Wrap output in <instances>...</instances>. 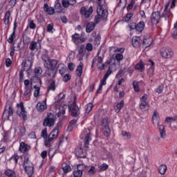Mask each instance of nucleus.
I'll use <instances>...</instances> for the list:
<instances>
[{
    "label": "nucleus",
    "instance_id": "obj_1",
    "mask_svg": "<svg viewBox=\"0 0 177 177\" xmlns=\"http://www.w3.org/2000/svg\"><path fill=\"white\" fill-rule=\"evenodd\" d=\"M97 15L95 17V23L97 24L101 20H106L107 19V17L109 16V12L107 10H104L103 7L100 4V6L97 8Z\"/></svg>",
    "mask_w": 177,
    "mask_h": 177
},
{
    "label": "nucleus",
    "instance_id": "obj_2",
    "mask_svg": "<svg viewBox=\"0 0 177 177\" xmlns=\"http://www.w3.org/2000/svg\"><path fill=\"white\" fill-rule=\"evenodd\" d=\"M68 111L72 117H80V107L77 105V97H74V101L68 104Z\"/></svg>",
    "mask_w": 177,
    "mask_h": 177
},
{
    "label": "nucleus",
    "instance_id": "obj_3",
    "mask_svg": "<svg viewBox=\"0 0 177 177\" xmlns=\"http://www.w3.org/2000/svg\"><path fill=\"white\" fill-rule=\"evenodd\" d=\"M24 168L28 175H34V165L30 163L28 156H25Z\"/></svg>",
    "mask_w": 177,
    "mask_h": 177
},
{
    "label": "nucleus",
    "instance_id": "obj_4",
    "mask_svg": "<svg viewBox=\"0 0 177 177\" xmlns=\"http://www.w3.org/2000/svg\"><path fill=\"white\" fill-rule=\"evenodd\" d=\"M10 117H13V105L10 102H7L3 113V118L10 120Z\"/></svg>",
    "mask_w": 177,
    "mask_h": 177
},
{
    "label": "nucleus",
    "instance_id": "obj_5",
    "mask_svg": "<svg viewBox=\"0 0 177 177\" xmlns=\"http://www.w3.org/2000/svg\"><path fill=\"white\" fill-rule=\"evenodd\" d=\"M55 120H56V115L52 114V113H48L43 122L44 127H53Z\"/></svg>",
    "mask_w": 177,
    "mask_h": 177
},
{
    "label": "nucleus",
    "instance_id": "obj_6",
    "mask_svg": "<svg viewBox=\"0 0 177 177\" xmlns=\"http://www.w3.org/2000/svg\"><path fill=\"white\" fill-rule=\"evenodd\" d=\"M148 97H149V95L147 94H145L140 98L141 103L140 104V109L143 111H147V110H149V107H150V106L149 105V102H147Z\"/></svg>",
    "mask_w": 177,
    "mask_h": 177
},
{
    "label": "nucleus",
    "instance_id": "obj_7",
    "mask_svg": "<svg viewBox=\"0 0 177 177\" xmlns=\"http://www.w3.org/2000/svg\"><path fill=\"white\" fill-rule=\"evenodd\" d=\"M17 107L18 109H20L21 111L17 110V114L20 117V118H23L24 121L27 120V111H26V109H24V105L23 102H20L19 104H17Z\"/></svg>",
    "mask_w": 177,
    "mask_h": 177
},
{
    "label": "nucleus",
    "instance_id": "obj_8",
    "mask_svg": "<svg viewBox=\"0 0 177 177\" xmlns=\"http://www.w3.org/2000/svg\"><path fill=\"white\" fill-rule=\"evenodd\" d=\"M160 19H161V12H160V11H155L152 12L150 17L151 24L152 25L158 24V23H160Z\"/></svg>",
    "mask_w": 177,
    "mask_h": 177
},
{
    "label": "nucleus",
    "instance_id": "obj_9",
    "mask_svg": "<svg viewBox=\"0 0 177 177\" xmlns=\"http://www.w3.org/2000/svg\"><path fill=\"white\" fill-rule=\"evenodd\" d=\"M160 55L164 59H171L174 56V51L171 48H162L160 49Z\"/></svg>",
    "mask_w": 177,
    "mask_h": 177
},
{
    "label": "nucleus",
    "instance_id": "obj_10",
    "mask_svg": "<svg viewBox=\"0 0 177 177\" xmlns=\"http://www.w3.org/2000/svg\"><path fill=\"white\" fill-rule=\"evenodd\" d=\"M80 13L83 16L86 17V19H88L91 17V15L93 13V8L92 6H90L88 10H86V8L82 7L80 8Z\"/></svg>",
    "mask_w": 177,
    "mask_h": 177
},
{
    "label": "nucleus",
    "instance_id": "obj_11",
    "mask_svg": "<svg viewBox=\"0 0 177 177\" xmlns=\"http://www.w3.org/2000/svg\"><path fill=\"white\" fill-rule=\"evenodd\" d=\"M158 129L160 132V138L162 139H165V138H167V131H165V126H164V124H160V122H158Z\"/></svg>",
    "mask_w": 177,
    "mask_h": 177
},
{
    "label": "nucleus",
    "instance_id": "obj_12",
    "mask_svg": "<svg viewBox=\"0 0 177 177\" xmlns=\"http://www.w3.org/2000/svg\"><path fill=\"white\" fill-rule=\"evenodd\" d=\"M75 153L78 158H85L86 157V153L84 152V149L81 147L76 148Z\"/></svg>",
    "mask_w": 177,
    "mask_h": 177
},
{
    "label": "nucleus",
    "instance_id": "obj_13",
    "mask_svg": "<svg viewBox=\"0 0 177 177\" xmlns=\"http://www.w3.org/2000/svg\"><path fill=\"white\" fill-rule=\"evenodd\" d=\"M85 168L84 165H78L77 166V170L73 173L74 177H82V170Z\"/></svg>",
    "mask_w": 177,
    "mask_h": 177
},
{
    "label": "nucleus",
    "instance_id": "obj_14",
    "mask_svg": "<svg viewBox=\"0 0 177 177\" xmlns=\"http://www.w3.org/2000/svg\"><path fill=\"white\" fill-rule=\"evenodd\" d=\"M57 66V60L50 59L48 62V66H44V67L47 68V70H55Z\"/></svg>",
    "mask_w": 177,
    "mask_h": 177
},
{
    "label": "nucleus",
    "instance_id": "obj_15",
    "mask_svg": "<svg viewBox=\"0 0 177 177\" xmlns=\"http://www.w3.org/2000/svg\"><path fill=\"white\" fill-rule=\"evenodd\" d=\"M86 134V137L84 138V147H86V149H88L89 147V142H91V140H92V138L91 134V131H89V130H85V132H88Z\"/></svg>",
    "mask_w": 177,
    "mask_h": 177
},
{
    "label": "nucleus",
    "instance_id": "obj_16",
    "mask_svg": "<svg viewBox=\"0 0 177 177\" xmlns=\"http://www.w3.org/2000/svg\"><path fill=\"white\" fill-rule=\"evenodd\" d=\"M17 28V21H15L13 32L11 34L10 37L8 38V41L9 44H12L15 38H16V29Z\"/></svg>",
    "mask_w": 177,
    "mask_h": 177
},
{
    "label": "nucleus",
    "instance_id": "obj_17",
    "mask_svg": "<svg viewBox=\"0 0 177 177\" xmlns=\"http://www.w3.org/2000/svg\"><path fill=\"white\" fill-rule=\"evenodd\" d=\"M132 45L134 48H140V44H142V41L140 40V37L134 36L132 38L131 40Z\"/></svg>",
    "mask_w": 177,
    "mask_h": 177
},
{
    "label": "nucleus",
    "instance_id": "obj_18",
    "mask_svg": "<svg viewBox=\"0 0 177 177\" xmlns=\"http://www.w3.org/2000/svg\"><path fill=\"white\" fill-rule=\"evenodd\" d=\"M22 65L24 66V71H29V70L31 68V66L32 65V63L30 59H25L24 61L22 62Z\"/></svg>",
    "mask_w": 177,
    "mask_h": 177
},
{
    "label": "nucleus",
    "instance_id": "obj_19",
    "mask_svg": "<svg viewBox=\"0 0 177 177\" xmlns=\"http://www.w3.org/2000/svg\"><path fill=\"white\" fill-rule=\"evenodd\" d=\"M36 109L37 111L42 113V111H44L47 109L46 102H38L36 105Z\"/></svg>",
    "mask_w": 177,
    "mask_h": 177
},
{
    "label": "nucleus",
    "instance_id": "obj_20",
    "mask_svg": "<svg viewBox=\"0 0 177 177\" xmlns=\"http://www.w3.org/2000/svg\"><path fill=\"white\" fill-rule=\"evenodd\" d=\"M44 10L47 13V15H52L55 13V8H53V7H49L47 3H44Z\"/></svg>",
    "mask_w": 177,
    "mask_h": 177
},
{
    "label": "nucleus",
    "instance_id": "obj_21",
    "mask_svg": "<svg viewBox=\"0 0 177 177\" xmlns=\"http://www.w3.org/2000/svg\"><path fill=\"white\" fill-rule=\"evenodd\" d=\"M83 68H84V63L80 62L79 66H77L76 69V74L77 77H81V75H82Z\"/></svg>",
    "mask_w": 177,
    "mask_h": 177
},
{
    "label": "nucleus",
    "instance_id": "obj_22",
    "mask_svg": "<svg viewBox=\"0 0 177 177\" xmlns=\"http://www.w3.org/2000/svg\"><path fill=\"white\" fill-rule=\"evenodd\" d=\"M95 23L93 22H89L86 24V31L87 32H92V31H93V30H95Z\"/></svg>",
    "mask_w": 177,
    "mask_h": 177
},
{
    "label": "nucleus",
    "instance_id": "obj_23",
    "mask_svg": "<svg viewBox=\"0 0 177 177\" xmlns=\"http://www.w3.org/2000/svg\"><path fill=\"white\" fill-rule=\"evenodd\" d=\"M143 30H145V22L141 21L136 25V31L142 32Z\"/></svg>",
    "mask_w": 177,
    "mask_h": 177
},
{
    "label": "nucleus",
    "instance_id": "obj_24",
    "mask_svg": "<svg viewBox=\"0 0 177 177\" xmlns=\"http://www.w3.org/2000/svg\"><path fill=\"white\" fill-rule=\"evenodd\" d=\"M64 107H67V106L64 105V106H59L58 108V117H60L61 115H64V114H66V108Z\"/></svg>",
    "mask_w": 177,
    "mask_h": 177
},
{
    "label": "nucleus",
    "instance_id": "obj_25",
    "mask_svg": "<svg viewBox=\"0 0 177 177\" xmlns=\"http://www.w3.org/2000/svg\"><path fill=\"white\" fill-rule=\"evenodd\" d=\"M62 169L64 171V174H68V172H71V167H70V165L66 164V163H63L62 164Z\"/></svg>",
    "mask_w": 177,
    "mask_h": 177
},
{
    "label": "nucleus",
    "instance_id": "obj_26",
    "mask_svg": "<svg viewBox=\"0 0 177 177\" xmlns=\"http://www.w3.org/2000/svg\"><path fill=\"white\" fill-rule=\"evenodd\" d=\"M159 174H160V175H165L166 172H167V165H161L160 166H159Z\"/></svg>",
    "mask_w": 177,
    "mask_h": 177
},
{
    "label": "nucleus",
    "instance_id": "obj_27",
    "mask_svg": "<svg viewBox=\"0 0 177 177\" xmlns=\"http://www.w3.org/2000/svg\"><path fill=\"white\" fill-rule=\"evenodd\" d=\"M46 74L48 77H51V78H53L56 76V71H55V69H47V71H46Z\"/></svg>",
    "mask_w": 177,
    "mask_h": 177
},
{
    "label": "nucleus",
    "instance_id": "obj_28",
    "mask_svg": "<svg viewBox=\"0 0 177 177\" xmlns=\"http://www.w3.org/2000/svg\"><path fill=\"white\" fill-rule=\"evenodd\" d=\"M136 70H138L140 71H145V65L143 64V62L140 61L139 63H138L135 66Z\"/></svg>",
    "mask_w": 177,
    "mask_h": 177
},
{
    "label": "nucleus",
    "instance_id": "obj_29",
    "mask_svg": "<svg viewBox=\"0 0 177 177\" xmlns=\"http://www.w3.org/2000/svg\"><path fill=\"white\" fill-rule=\"evenodd\" d=\"M109 124H110L109 118H104L102 120L101 125L103 128H109Z\"/></svg>",
    "mask_w": 177,
    "mask_h": 177
},
{
    "label": "nucleus",
    "instance_id": "obj_30",
    "mask_svg": "<svg viewBox=\"0 0 177 177\" xmlns=\"http://www.w3.org/2000/svg\"><path fill=\"white\" fill-rule=\"evenodd\" d=\"M19 151L22 153H26V151H28V147H27V145L24 142H21L19 146Z\"/></svg>",
    "mask_w": 177,
    "mask_h": 177
},
{
    "label": "nucleus",
    "instance_id": "obj_31",
    "mask_svg": "<svg viewBox=\"0 0 177 177\" xmlns=\"http://www.w3.org/2000/svg\"><path fill=\"white\" fill-rule=\"evenodd\" d=\"M10 19V11L8 10V11L6 12L5 17H4V24L6 25L9 24Z\"/></svg>",
    "mask_w": 177,
    "mask_h": 177
},
{
    "label": "nucleus",
    "instance_id": "obj_32",
    "mask_svg": "<svg viewBox=\"0 0 177 177\" xmlns=\"http://www.w3.org/2000/svg\"><path fill=\"white\" fill-rule=\"evenodd\" d=\"M41 59L44 62V67H48V62L50 60L49 56H48V55H42Z\"/></svg>",
    "mask_w": 177,
    "mask_h": 177
},
{
    "label": "nucleus",
    "instance_id": "obj_33",
    "mask_svg": "<svg viewBox=\"0 0 177 177\" xmlns=\"http://www.w3.org/2000/svg\"><path fill=\"white\" fill-rule=\"evenodd\" d=\"M77 124V119H73L70 121L69 126L67 129L68 132H71L73 131V125H75Z\"/></svg>",
    "mask_w": 177,
    "mask_h": 177
},
{
    "label": "nucleus",
    "instance_id": "obj_34",
    "mask_svg": "<svg viewBox=\"0 0 177 177\" xmlns=\"http://www.w3.org/2000/svg\"><path fill=\"white\" fill-rule=\"evenodd\" d=\"M85 53H86V49L85 48V46L81 45L78 50V55L85 56Z\"/></svg>",
    "mask_w": 177,
    "mask_h": 177
},
{
    "label": "nucleus",
    "instance_id": "obj_35",
    "mask_svg": "<svg viewBox=\"0 0 177 177\" xmlns=\"http://www.w3.org/2000/svg\"><path fill=\"white\" fill-rule=\"evenodd\" d=\"M22 38L24 45H28V44H30V41L31 40V39L26 35V34L23 33Z\"/></svg>",
    "mask_w": 177,
    "mask_h": 177
},
{
    "label": "nucleus",
    "instance_id": "obj_36",
    "mask_svg": "<svg viewBox=\"0 0 177 177\" xmlns=\"http://www.w3.org/2000/svg\"><path fill=\"white\" fill-rule=\"evenodd\" d=\"M106 80H104V79H102V80H101L100 86L97 90L96 93H100L102 92V89H103V85H106Z\"/></svg>",
    "mask_w": 177,
    "mask_h": 177
},
{
    "label": "nucleus",
    "instance_id": "obj_37",
    "mask_svg": "<svg viewBox=\"0 0 177 177\" xmlns=\"http://www.w3.org/2000/svg\"><path fill=\"white\" fill-rule=\"evenodd\" d=\"M56 89V82L55 80H53L49 86L48 87V91H55Z\"/></svg>",
    "mask_w": 177,
    "mask_h": 177
},
{
    "label": "nucleus",
    "instance_id": "obj_38",
    "mask_svg": "<svg viewBox=\"0 0 177 177\" xmlns=\"http://www.w3.org/2000/svg\"><path fill=\"white\" fill-rule=\"evenodd\" d=\"M58 135H59V131H57V129H54L49 134V136L53 138L54 139H56Z\"/></svg>",
    "mask_w": 177,
    "mask_h": 177
},
{
    "label": "nucleus",
    "instance_id": "obj_39",
    "mask_svg": "<svg viewBox=\"0 0 177 177\" xmlns=\"http://www.w3.org/2000/svg\"><path fill=\"white\" fill-rule=\"evenodd\" d=\"M5 174L6 176H8V177H16V173H15V171L10 169L6 170Z\"/></svg>",
    "mask_w": 177,
    "mask_h": 177
},
{
    "label": "nucleus",
    "instance_id": "obj_40",
    "mask_svg": "<svg viewBox=\"0 0 177 177\" xmlns=\"http://www.w3.org/2000/svg\"><path fill=\"white\" fill-rule=\"evenodd\" d=\"M72 39L75 44H78V41L80 40V35L78 33H75L72 36Z\"/></svg>",
    "mask_w": 177,
    "mask_h": 177
},
{
    "label": "nucleus",
    "instance_id": "obj_41",
    "mask_svg": "<svg viewBox=\"0 0 177 177\" xmlns=\"http://www.w3.org/2000/svg\"><path fill=\"white\" fill-rule=\"evenodd\" d=\"M34 88L35 89L34 92V96L35 97H38L39 96V91H41V88L37 86H34Z\"/></svg>",
    "mask_w": 177,
    "mask_h": 177
},
{
    "label": "nucleus",
    "instance_id": "obj_42",
    "mask_svg": "<svg viewBox=\"0 0 177 177\" xmlns=\"http://www.w3.org/2000/svg\"><path fill=\"white\" fill-rule=\"evenodd\" d=\"M41 136L44 138V139H48V129L45 128L42 130Z\"/></svg>",
    "mask_w": 177,
    "mask_h": 177
},
{
    "label": "nucleus",
    "instance_id": "obj_43",
    "mask_svg": "<svg viewBox=\"0 0 177 177\" xmlns=\"http://www.w3.org/2000/svg\"><path fill=\"white\" fill-rule=\"evenodd\" d=\"M133 86L135 92H139L140 91V88H139V83L138 82L134 81L133 82Z\"/></svg>",
    "mask_w": 177,
    "mask_h": 177
},
{
    "label": "nucleus",
    "instance_id": "obj_44",
    "mask_svg": "<svg viewBox=\"0 0 177 177\" xmlns=\"http://www.w3.org/2000/svg\"><path fill=\"white\" fill-rule=\"evenodd\" d=\"M169 11H165V10H164L163 12L162 13V15H160L161 17H164V19H165V21H167V19H168V17H169Z\"/></svg>",
    "mask_w": 177,
    "mask_h": 177
},
{
    "label": "nucleus",
    "instance_id": "obj_45",
    "mask_svg": "<svg viewBox=\"0 0 177 177\" xmlns=\"http://www.w3.org/2000/svg\"><path fill=\"white\" fill-rule=\"evenodd\" d=\"M31 95V88L28 86H25V91L24 93V96Z\"/></svg>",
    "mask_w": 177,
    "mask_h": 177
},
{
    "label": "nucleus",
    "instance_id": "obj_46",
    "mask_svg": "<svg viewBox=\"0 0 177 177\" xmlns=\"http://www.w3.org/2000/svg\"><path fill=\"white\" fill-rule=\"evenodd\" d=\"M29 49L30 50H35L37 49V43L36 41H32L30 44Z\"/></svg>",
    "mask_w": 177,
    "mask_h": 177
},
{
    "label": "nucleus",
    "instance_id": "obj_47",
    "mask_svg": "<svg viewBox=\"0 0 177 177\" xmlns=\"http://www.w3.org/2000/svg\"><path fill=\"white\" fill-rule=\"evenodd\" d=\"M107 168H109V165H107L106 163H103L100 167V171L103 172V171L107 170Z\"/></svg>",
    "mask_w": 177,
    "mask_h": 177
},
{
    "label": "nucleus",
    "instance_id": "obj_48",
    "mask_svg": "<svg viewBox=\"0 0 177 177\" xmlns=\"http://www.w3.org/2000/svg\"><path fill=\"white\" fill-rule=\"evenodd\" d=\"M105 131H104V136H106V138H109L110 136V133H111V131H110V127L108 128H104Z\"/></svg>",
    "mask_w": 177,
    "mask_h": 177
},
{
    "label": "nucleus",
    "instance_id": "obj_49",
    "mask_svg": "<svg viewBox=\"0 0 177 177\" xmlns=\"http://www.w3.org/2000/svg\"><path fill=\"white\" fill-rule=\"evenodd\" d=\"M124 106V100H122L120 102L118 103L116 107L118 109V113L122 109Z\"/></svg>",
    "mask_w": 177,
    "mask_h": 177
},
{
    "label": "nucleus",
    "instance_id": "obj_50",
    "mask_svg": "<svg viewBox=\"0 0 177 177\" xmlns=\"http://www.w3.org/2000/svg\"><path fill=\"white\" fill-rule=\"evenodd\" d=\"M35 75H39L42 74V68L41 67H37L35 68Z\"/></svg>",
    "mask_w": 177,
    "mask_h": 177
},
{
    "label": "nucleus",
    "instance_id": "obj_51",
    "mask_svg": "<svg viewBox=\"0 0 177 177\" xmlns=\"http://www.w3.org/2000/svg\"><path fill=\"white\" fill-rule=\"evenodd\" d=\"M162 91H164V85L161 84L156 89V92L157 93H162Z\"/></svg>",
    "mask_w": 177,
    "mask_h": 177
},
{
    "label": "nucleus",
    "instance_id": "obj_52",
    "mask_svg": "<svg viewBox=\"0 0 177 177\" xmlns=\"http://www.w3.org/2000/svg\"><path fill=\"white\" fill-rule=\"evenodd\" d=\"M158 113H157V111H154L153 115L152 116L153 124H154V121H157V120H158Z\"/></svg>",
    "mask_w": 177,
    "mask_h": 177
},
{
    "label": "nucleus",
    "instance_id": "obj_53",
    "mask_svg": "<svg viewBox=\"0 0 177 177\" xmlns=\"http://www.w3.org/2000/svg\"><path fill=\"white\" fill-rule=\"evenodd\" d=\"M85 49H86V50H88V52H91V51H92V49H93V46L91 43H88L86 45Z\"/></svg>",
    "mask_w": 177,
    "mask_h": 177
},
{
    "label": "nucleus",
    "instance_id": "obj_54",
    "mask_svg": "<svg viewBox=\"0 0 177 177\" xmlns=\"http://www.w3.org/2000/svg\"><path fill=\"white\" fill-rule=\"evenodd\" d=\"M115 59L118 62H121V60L124 59V55H122V54L117 53L115 55Z\"/></svg>",
    "mask_w": 177,
    "mask_h": 177
},
{
    "label": "nucleus",
    "instance_id": "obj_55",
    "mask_svg": "<svg viewBox=\"0 0 177 177\" xmlns=\"http://www.w3.org/2000/svg\"><path fill=\"white\" fill-rule=\"evenodd\" d=\"M88 174L92 176V175H95V167L92 166L91 169L88 171Z\"/></svg>",
    "mask_w": 177,
    "mask_h": 177
},
{
    "label": "nucleus",
    "instance_id": "obj_56",
    "mask_svg": "<svg viewBox=\"0 0 177 177\" xmlns=\"http://www.w3.org/2000/svg\"><path fill=\"white\" fill-rule=\"evenodd\" d=\"M133 5H135V0H131V2L128 5L127 9V10H131L133 8Z\"/></svg>",
    "mask_w": 177,
    "mask_h": 177
},
{
    "label": "nucleus",
    "instance_id": "obj_57",
    "mask_svg": "<svg viewBox=\"0 0 177 177\" xmlns=\"http://www.w3.org/2000/svg\"><path fill=\"white\" fill-rule=\"evenodd\" d=\"M70 80H71V76L68 74L65 75L63 77L64 82H67V81H70Z\"/></svg>",
    "mask_w": 177,
    "mask_h": 177
},
{
    "label": "nucleus",
    "instance_id": "obj_58",
    "mask_svg": "<svg viewBox=\"0 0 177 177\" xmlns=\"http://www.w3.org/2000/svg\"><path fill=\"white\" fill-rule=\"evenodd\" d=\"M62 3L64 8H68V6H70V4L68 3V0H62Z\"/></svg>",
    "mask_w": 177,
    "mask_h": 177
},
{
    "label": "nucleus",
    "instance_id": "obj_59",
    "mask_svg": "<svg viewBox=\"0 0 177 177\" xmlns=\"http://www.w3.org/2000/svg\"><path fill=\"white\" fill-rule=\"evenodd\" d=\"M11 160H13L15 162V164H17V161H19V156L17 154H14L13 156L11 157Z\"/></svg>",
    "mask_w": 177,
    "mask_h": 177
},
{
    "label": "nucleus",
    "instance_id": "obj_60",
    "mask_svg": "<svg viewBox=\"0 0 177 177\" xmlns=\"http://www.w3.org/2000/svg\"><path fill=\"white\" fill-rule=\"evenodd\" d=\"M6 67H10L12 66V60L10 59L7 58L6 59Z\"/></svg>",
    "mask_w": 177,
    "mask_h": 177
},
{
    "label": "nucleus",
    "instance_id": "obj_61",
    "mask_svg": "<svg viewBox=\"0 0 177 177\" xmlns=\"http://www.w3.org/2000/svg\"><path fill=\"white\" fill-rule=\"evenodd\" d=\"M93 106L92 105L91 103L88 104L86 105V111L87 113H89V111H91L92 110V107H93Z\"/></svg>",
    "mask_w": 177,
    "mask_h": 177
},
{
    "label": "nucleus",
    "instance_id": "obj_62",
    "mask_svg": "<svg viewBox=\"0 0 177 177\" xmlns=\"http://www.w3.org/2000/svg\"><path fill=\"white\" fill-rule=\"evenodd\" d=\"M53 30V24H48L47 26L48 32H53V31H52Z\"/></svg>",
    "mask_w": 177,
    "mask_h": 177
},
{
    "label": "nucleus",
    "instance_id": "obj_63",
    "mask_svg": "<svg viewBox=\"0 0 177 177\" xmlns=\"http://www.w3.org/2000/svg\"><path fill=\"white\" fill-rule=\"evenodd\" d=\"M132 16H133V14L132 13L127 14L125 17V21H129V20L132 19Z\"/></svg>",
    "mask_w": 177,
    "mask_h": 177
},
{
    "label": "nucleus",
    "instance_id": "obj_64",
    "mask_svg": "<svg viewBox=\"0 0 177 177\" xmlns=\"http://www.w3.org/2000/svg\"><path fill=\"white\" fill-rule=\"evenodd\" d=\"M65 96H66V95H65L64 94H63V93H59V94L58 95L57 97V102H60V100H62V99H64V97H65Z\"/></svg>",
    "mask_w": 177,
    "mask_h": 177
}]
</instances>
